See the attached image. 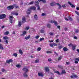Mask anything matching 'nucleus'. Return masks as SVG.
Masks as SVG:
<instances>
[{"instance_id":"f257e3e1","label":"nucleus","mask_w":79,"mask_h":79,"mask_svg":"<svg viewBox=\"0 0 79 79\" xmlns=\"http://www.w3.org/2000/svg\"><path fill=\"white\" fill-rule=\"evenodd\" d=\"M36 9V7L34 6H31L30 8V9H28L27 11V13L28 14H30L31 11V10H34Z\"/></svg>"},{"instance_id":"f03ea898","label":"nucleus","mask_w":79,"mask_h":79,"mask_svg":"<svg viewBox=\"0 0 79 79\" xmlns=\"http://www.w3.org/2000/svg\"><path fill=\"white\" fill-rule=\"evenodd\" d=\"M6 17V15L4 14H3L2 15H0V19H3Z\"/></svg>"},{"instance_id":"7ed1b4c3","label":"nucleus","mask_w":79,"mask_h":79,"mask_svg":"<svg viewBox=\"0 0 79 79\" xmlns=\"http://www.w3.org/2000/svg\"><path fill=\"white\" fill-rule=\"evenodd\" d=\"M50 23H54L56 26L58 24V23H57V22H56L55 21L51 20L50 22Z\"/></svg>"},{"instance_id":"20e7f679","label":"nucleus","mask_w":79,"mask_h":79,"mask_svg":"<svg viewBox=\"0 0 79 79\" xmlns=\"http://www.w3.org/2000/svg\"><path fill=\"white\" fill-rule=\"evenodd\" d=\"M14 8V6H9L7 7V9L8 10H11L12 9H13V8Z\"/></svg>"},{"instance_id":"39448f33","label":"nucleus","mask_w":79,"mask_h":79,"mask_svg":"<svg viewBox=\"0 0 79 79\" xmlns=\"http://www.w3.org/2000/svg\"><path fill=\"white\" fill-rule=\"evenodd\" d=\"M13 17L12 16H10V21L11 23H12V21H13Z\"/></svg>"},{"instance_id":"423d86ee","label":"nucleus","mask_w":79,"mask_h":79,"mask_svg":"<svg viewBox=\"0 0 79 79\" xmlns=\"http://www.w3.org/2000/svg\"><path fill=\"white\" fill-rule=\"evenodd\" d=\"M38 76H41V77H42L44 76V75L43 74V73L42 72H39L38 73Z\"/></svg>"},{"instance_id":"0eeeda50","label":"nucleus","mask_w":79,"mask_h":79,"mask_svg":"<svg viewBox=\"0 0 79 79\" xmlns=\"http://www.w3.org/2000/svg\"><path fill=\"white\" fill-rule=\"evenodd\" d=\"M13 60L12 59H10L6 61V63H10V62H13Z\"/></svg>"},{"instance_id":"6e6552de","label":"nucleus","mask_w":79,"mask_h":79,"mask_svg":"<svg viewBox=\"0 0 79 79\" xmlns=\"http://www.w3.org/2000/svg\"><path fill=\"white\" fill-rule=\"evenodd\" d=\"M23 71H26V73H27V72H28V71H29V70H28L27 68H24L23 69Z\"/></svg>"},{"instance_id":"1a4fd4ad","label":"nucleus","mask_w":79,"mask_h":79,"mask_svg":"<svg viewBox=\"0 0 79 79\" xmlns=\"http://www.w3.org/2000/svg\"><path fill=\"white\" fill-rule=\"evenodd\" d=\"M72 49L73 50H75L76 49V45H73L72 46Z\"/></svg>"},{"instance_id":"9d476101","label":"nucleus","mask_w":79,"mask_h":79,"mask_svg":"<svg viewBox=\"0 0 79 79\" xmlns=\"http://www.w3.org/2000/svg\"><path fill=\"white\" fill-rule=\"evenodd\" d=\"M44 69L46 72H48V71H49V69H48V67H45Z\"/></svg>"},{"instance_id":"9b49d317","label":"nucleus","mask_w":79,"mask_h":79,"mask_svg":"<svg viewBox=\"0 0 79 79\" xmlns=\"http://www.w3.org/2000/svg\"><path fill=\"white\" fill-rule=\"evenodd\" d=\"M69 4H70V5H71V6L72 7V8H74V7H75V6L74 5H73L71 4V3L70 2H68Z\"/></svg>"},{"instance_id":"f8f14e48","label":"nucleus","mask_w":79,"mask_h":79,"mask_svg":"<svg viewBox=\"0 0 79 79\" xmlns=\"http://www.w3.org/2000/svg\"><path fill=\"white\" fill-rule=\"evenodd\" d=\"M0 49L1 50H4V48H3V45L1 44H0Z\"/></svg>"},{"instance_id":"ddd939ff","label":"nucleus","mask_w":79,"mask_h":79,"mask_svg":"<svg viewBox=\"0 0 79 79\" xmlns=\"http://www.w3.org/2000/svg\"><path fill=\"white\" fill-rule=\"evenodd\" d=\"M27 32L26 31H23V34L21 35L22 36H24L25 35H26V34Z\"/></svg>"},{"instance_id":"4468645a","label":"nucleus","mask_w":79,"mask_h":79,"mask_svg":"<svg viewBox=\"0 0 79 79\" xmlns=\"http://www.w3.org/2000/svg\"><path fill=\"white\" fill-rule=\"evenodd\" d=\"M71 78H75L76 77H77V76L73 75V76H71Z\"/></svg>"},{"instance_id":"2eb2a0df","label":"nucleus","mask_w":79,"mask_h":79,"mask_svg":"<svg viewBox=\"0 0 79 79\" xmlns=\"http://www.w3.org/2000/svg\"><path fill=\"white\" fill-rule=\"evenodd\" d=\"M22 22L23 23H25L26 22V19L25 18V17H23L22 19Z\"/></svg>"},{"instance_id":"dca6fc26","label":"nucleus","mask_w":79,"mask_h":79,"mask_svg":"<svg viewBox=\"0 0 79 79\" xmlns=\"http://www.w3.org/2000/svg\"><path fill=\"white\" fill-rule=\"evenodd\" d=\"M30 37H31V36H30L25 37V39L26 40H28V39H30Z\"/></svg>"},{"instance_id":"f3484780","label":"nucleus","mask_w":79,"mask_h":79,"mask_svg":"<svg viewBox=\"0 0 79 79\" xmlns=\"http://www.w3.org/2000/svg\"><path fill=\"white\" fill-rule=\"evenodd\" d=\"M34 19H35V20H37L38 19V17H37V15H35L34 16Z\"/></svg>"},{"instance_id":"a211bd4d","label":"nucleus","mask_w":79,"mask_h":79,"mask_svg":"<svg viewBox=\"0 0 79 79\" xmlns=\"http://www.w3.org/2000/svg\"><path fill=\"white\" fill-rule=\"evenodd\" d=\"M38 2H42L43 3H45L46 2V0H38Z\"/></svg>"},{"instance_id":"6ab92c4d","label":"nucleus","mask_w":79,"mask_h":79,"mask_svg":"<svg viewBox=\"0 0 79 79\" xmlns=\"http://www.w3.org/2000/svg\"><path fill=\"white\" fill-rule=\"evenodd\" d=\"M18 26L19 27H21V21L19 22Z\"/></svg>"},{"instance_id":"aec40b11","label":"nucleus","mask_w":79,"mask_h":79,"mask_svg":"<svg viewBox=\"0 0 79 79\" xmlns=\"http://www.w3.org/2000/svg\"><path fill=\"white\" fill-rule=\"evenodd\" d=\"M63 50L64 51V52H66L68 50V49L64 47L63 48Z\"/></svg>"},{"instance_id":"412c9836","label":"nucleus","mask_w":79,"mask_h":79,"mask_svg":"<svg viewBox=\"0 0 79 79\" xmlns=\"http://www.w3.org/2000/svg\"><path fill=\"white\" fill-rule=\"evenodd\" d=\"M55 5V2H52L51 3H50V5L51 6H54Z\"/></svg>"},{"instance_id":"4be33fe9","label":"nucleus","mask_w":79,"mask_h":79,"mask_svg":"<svg viewBox=\"0 0 79 79\" xmlns=\"http://www.w3.org/2000/svg\"><path fill=\"white\" fill-rule=\"evenodd\" d=\"M23 76L25 77H27V75L26 73H24L23 74Z\"/></svg>"},{"instance_id":"5701e85b","label":"nucleus","mask_w":79,"mask_h":79,"mask_svg":"<svg viewBox=\"0 0 79 79\" xmlns=\"http://www.w3.org/2000/svg\"><path fill=\"white\" fill-rule=\"evenodd\" d=\"M3 39H4L5 40H7V39H8V37L7 36H5L3 37Z\"/></svg>"},{"instance_id":"b1692460","label":"nucleus","mask_w":79,"mask_h":79,"mask_svg":"<svg viewBox=\"0 0 79 79\" xmlns=\"http://www.w3.org/2000/svg\"><path fill=\"white\" fill-rule=\"evenodd\" d=\"M9 34V31H6L4 33V35H8Z\"/></svg>"},{"instance_id":"393cba45","label":"nucleus","mask_w":79,"mask_h":79,"mask_svg":"<svg viewBox=\"0 0 79 79\" xmlns=\"http://www.w3.org/2000/svg\"><path fill=\"white\" fill-rule=\"evenodd\" d=\"M19 53L21 55H23V51L21 49L19 50Z\"/></svg>"},{"instance_id":"a878e982","label":"nucleus","mask_w":79,"mask_h":79,"mask_svg":"<svg viewBox=\"0 0 79 79\" xmlns=\"http://www.w3.org/2000/svg\"><path fill=\"white\" fill-rule=\"evenodd\" d=\"M39 62V60L38 59H37L36 60L35 63H38Z\"/></svg>"},{"instance_id":"bb28decb","label":"nucleus","mask_w":79,"mask_h":79,"mask_svg":"<svg viewBox=\"0 0 79 79\" xmlns=\"http://www.w3.org/2000/svg\"><path fill=\"white\" fill-rule=\"evenodd\" d=\"M49 35H51V36H53V35L54 34L52 32H50L49 33Z\"/></svg>"},{"instance_id":"cd10ccee","label":"nucleus","mask_w":79,"mask_h":79,"mask_svg":"<svg viewBox=\"0 0 79 79\" xmlns=\"http://www.w3.org/2000/svg\"><path fill=\"white\" fill-rule=\"evenodd\" d=\"M16 66L17 68H21V65L19 64H17L16 65Z\"/></svg>"},{"instance_id":"c85d7f7f","label":"nucleus","mask_w":79,"mask_h":79,"mask_svg":"<svg viewBox=\"0 0 79 79\" xmlns=\"http://www.w3.org/2000/svg\"><path fill=\"white\" fill-rule=\"evenodd\" d=\"M30 27H29V26H27V27L25 28V30H26L27 31L29 30V29H30Z\"/></svg>"},{"instance_id":"c756f323","label":"nucleus","mask_w":79,"mask_h":79,"mask_svg":"<svg viewBox=\"0 0 79 79\" xmlns=\"http://www.w3.org/2000/svg\"><path fill=\"white\" fill-rule=\"evenodd\" d=\"M2 72H5V73H6V71L4 69H2Z\"/></svg>"},{"instance_id":"7c9ffc66","label":"nucleus","mask_w":79,"mask_h":79,"mask_svg":"<svg viewBox=\"0 0 79 79\" xmlns=\"http://www.w3.org/2000/svg\"><path fill=\"white\" fill-rule=\"evenodd\" d=\"M37 6L38 7L37 9L39 10H40V7H39V6L38 5H37Z\"/></svg>"},{"instance_id":"2f4dec72","label":"nucleus","mask_w":79,"mask_h":79,"mask_svg":"<svg viewBox=\"0 0 79 79\" xmlns=\"http://www.w3.org/2000/svg\"><path fill=\"white\" fill-rule=\"evenodd\" d=\"M55 73H57V74H58L59 75H60V73L58 71H56L55 72Z\"/></svg>"},{"instance_id":"473e14b6","label":"nucleus","mask_w":79,"mask_h":79,"mask_svg":"<svg viewBox=\"0 0 79 79\" xmlns=\"http://www.w3.org/2000/svg\"><path fill=\"white\" fill-rule=\"evenodd\" d=\"M65 73H66V71L64 70H62V73L64 74Z\"/></svg>"},{"instance_id":"72a5a7b5","label":"nucleus","mask_w":79,"mask_h":79,"mask_svg":"<svg viewBox=\"0 0 79 79\" xmlns=\"http://www.w3.org/2000/svg\"><path fill=\"white\" fill-rule=\"evenodd\" d=\"M58 48H59V49H61L63 48V46H62V45L60 46H58Z\"/></svg>"},{"instance_id":"f704fd0d","label":"nucleus","mask_w":79,"mask_h":79,"mask_svg":"<svg viewBox=\"0 0 79 79\" xmlns=\"http://www.w3.org/2000/svg\"><path fill=\"white\" fill-rule=\"evenodd\" d=\"M13 55V56H15V57H16V56H18V54L17 53H14Z\"/></svg>"},{"instance_id":"c9c22d12","label":"nucleus","mask_w":79,"mask_h":79,"mask_svg":"<svg viewBox=\"0 0 79 79\" xmlns=\"http://www.w3.org/2000/svg\"><path fill=\"white\" fill-rule=\"evenodd\" d=\"M33 4H34V1H31L29 3V5H32Z\"/></svg>"},{"instance_id":"e433bc0d","label":"nucleus","mask_w":79,"mask_h":79,"mask_svg":"<svg viewBox=\"0 0 79 79\" xmlns=\"http://www.w3.org/2000/svg\"><path fill=\"white\" fill-rule=\"evenodd\" d=\"M12 14H13V15H16V16H18V14L17 13H14Z\"/></svg>"},{"instance_id":"4c0bfd02","label":"nucleus","mask_w":79,"mask_h":79,"mask_svg":"<svg viewBox=\"0 0 79 79\" xmlns=\"http://www.w3.org/2000/svg\"><path fill=\"white\" fill-rule=\"evenodd\" d=\"M47 53H52V52L51 51H48L46 52Z\"/></svg>"},{"instance_id":"58836bf2","label":"nucleus","mask_w":79,"mask_h":79,"mask_svg":"<svg viewBox=\"0 0 79 79\" xmlns=\"http://www.w3.org/2000/svg\"><path fill=\"white\" fill-rule=\"evenodd\" d=\"M44 40V38H41L40 40V41H42V40Z\"/></svg>"},{"instance_id":"ea45409f","label":"nucleus","mask_w":79,"mask_h":79,"mask_svg":"<svg viewBox=\"0 0 79 79\" xmlns=\"http://www.w3.org/2000/svg\"><path fill=\"white\" fill-rule=\"evenodd\" d=\"M62 57H61V56H60V57H59L58 58V60L59 61L62 58Z\"/></svg>"},{"instance_id":"a19ab883","label":"nucleus","mask_w":79,"mask_h":79,"mask_svg":"<svg viewBox=\"0 0 79 79\" xmlns=\"http://www.w3.org/2000/svg\"><path fill=\"white\" fill-rule=\"evenodd\" d=\"M74 45L72 44L71 43L70 44H69V47H72Z\"/></svg>"},{"instance_id":"79ce46f5","label":"nucleus","mask_w":79,"mask_h":79,"mask_svg":"<svg viewBox=\"0 0 79 79\" xmlns=\"http://www.w3.org/2000/svg\"><path fill=\"white\" fill-rule=\"evenodd\" d=\"M60 42V40L58 39H57L56 40V43H58Z\"/></svg>"},{"instance_id":"37998d69","label":"nucleus","mask_w":79,"mask_h":79,"mask_svg":"<svg viewBox=\"0 0 79 79\" xmlns=\"http://www.w3.org/2000/svg\"><path fill=\"white\" fill-rule=\"evenodd\" d=\"M40 36H39V35H37L35 37V39H39V37Z\"/></svg>"},{"instance_id":"c03bdc74","label":"nucleus","mask_w":79,"mask_h":79,"mask_svg":"<svg viewBox=\"0 0 79 79\" xmlns=\"http://www.w3.org/2000/svg\"><path fill=\"white\" fill-rule=\"evenodd\" d=\"M31 58H34L35 57V55L31 56Z\"/></svg>"},{"instance_id":"a18cd8bd","label":"nucleus","mask_w":79,"mask_h":79,"mask_svg":"<svg viewBox=\"0 0 79 79\" xmlns=\"http://www.w3.org/2000/svg\"><path fill=\"white\" fill-rule=\"evenodd\" d=\"M41 50V48H38L37 49V51H40Z\"/></svg>"},{"instance_id":"49530a36","label":"nucleus","mask_w":79,"mask_h":79,"mask_svg":"<svg viewBox=\"0 0 79 79\" xmlns=\"http://www.w3.org/2000/svg\"><path fill=\"white\" fill-rule=\"evenodd\" d=\"M49 45H50V47H53V44H49Z\"/></svg>"},{"instance_id":"de8ad7c7","label":"nucleus","mask_w":79,"mask_h":79,"mask_svg":"<svg viewBox=\"0 0 79 79\" xmlns=\"http://www.w3.org/2000/svg\"><path fill=\"white\" fill-rule=\"evenodd\" d=\"M40 32H41V33H44V30H41L40 31Z\"/></svg>"},{"instance_id":"09e8293b","label":"nucleus","mask_w":79,"mask_h":79,"mask_svg":"<svg viewBox=\"0 0 79 79\" xmlns=\"http://www.w3.org/2000/svg\"><path fill=\"white\" fill-rule=\"evenodd\" d=\"M69 20H70V21H72L73 20V19L70 17H69Z\"/></svg>"},{"instance_id":"8fccbe9b","label":"nucleus","mask_w":79,"mask_h":79,"mask_svg":"<svg viewBox=\"0 0 79 79\" xmlns=\"http://www.w3.org/2000/svg\"><path fill=\"white\" fill-rule=\"evenodd\" d=\"M56 4H57V5H59V8H61V5H59V3H57Z\"/></svg>"},{"instance_id":"3c124183","label":"nucleus","mask_w":79,"mask_h":79,"mask_svg":"<svg viewBox=\"0 0 79 79\" xmlns=\"http://www.w3.org/2000/svg\"><path fill=\"white\" fill-rule=\"evenodd\" d=\"M53 45H54V46H57V44L56 43H53Z\"/></svg>"},{"instance_id":"603ef678","label":"nucleus","mask_w":79,"mask_h":79,"mask_svg":"<svg viewBox=\"0 0 79 79\" xmlns=\"http://www.w3.org/2000/svg\"><path fill=\"white\" fill-rule=\"evenodd\" d=\"M48 61H52V59H48Z\"/></svg>"},{"instance_id":"864d4df0","label":"nucleus","mask_w":79,"mask_h":79,"mask_svg":"<svg viewBox=\"0 0 79 79\" xmlns=\"http://www.w3.org/2000/svg\"><path fill=\"white\" fill-rule=\"evenodd\" d=\"M50 26H51L50 24H48L47 27H50Z\"/></svg>"},{"instance_id":"5fc2aeb1","label":"nucleus","mask_w":79,"mask_h":79,"mask_svg":"<svg viewBox=\"0 0 79 79\" xmlns=\"http://www.w3.org/2000/svg\"><path fill=\"white\" fill-rule=\"evenodd\" d=\"M49 42H50V43L52 42H53V40H48Z\"/></svg>"},{"instance_id":"6e6d98bb","label":"nucleus","mask_w":79,"mask_h":79,"mask_svg":"<svg viewBox=\"0 0 79 79\" xmlns=\"http://www.w3.org/2000/svg\"><path fill=\"white\" fill-rule=\"evenodd\" d=\"M75 60H77V61H79V58H76L75 59Z\"/></svg>"},{"instance_id":"4d7b16f0","label":"nucleus","mask_w":79,"mask_h":79,"mask_svg":"<svg viewBox=\"0 0 79 79\" xmlns=\"http://www.w3.org/2000/svg\"><path fill=\"white\" fill-rule=\"evenodd\" d=\"M57 28L59 29V30H60V26H57Z\"/></svg>"},{"instance_id":"13d9d810","label":"nucleus","mask_w":79,"mask_h":79,"mask_svg":"<svg viewBox=\"0 0 79 79\" xmlns=\"http://www.w3.org/2000/svg\"><path fill=\"white\" fill-rule=\"evenodd\" d=\"M54 53H55V54L57 55V56H58V53H57L56 52H54Z\"/></svg>"},{"instance_id":"bf43d9fd","label":"nucleus","mask_w":79,"mask_h":79,"mask_svg":"<svg viewBox=\"0 0 79 79\" xmlns=\"http://www.w3.org/2000/svg\"><path fill=\"white\" fill-rule=\"evenodd\" d=\"M5 42H6V44H8V41L7 40H6Z\"/></svg>"},{"instance_id":"052dcab7","label":"nucleus","mask_w":79,"mask_h":79,"mask_svg":"<svg viewBox=\"0 0 79 79\" xmlns=\"http://www.w3.org/2000/svg\"><path fill=\"white\" fill-rule=\"evenodd\" d=\"M35 3H36L37 4H39V2H38V1H35Z\"/></svg>"},{"instance_id":"680f3d73","label":"nucleus","mask_w":79,"mask_h":79,"mask_svg":"<svg viewBox=\"0 0 79 79\" xmlns=\"http://www.w3.org/2000/svg\"><path fill=\"white\" fill-rule=\"evenodd\" d=\"M45 13H43L42 14V16H45Z\"/></svg>"},{"instance_id":"e2e57ef3","label":"nucleus","mask_w":79,"mask_h":79,"mask_svg":"<svg viewBox=\"0 0 79 79\" xmlns=\"http://www.w3.org/2000/svg\"><path fill=\"white\" fill-rule=\"evenodd\" d=\"M75 32H76V33H77V32H78V30H76L75 31Z\"/></svg>"},{"instance_id":"0e129e2a","label":"nucleus","mask_w":79,"mask_h":79,"mask_svg":"<svg viewBox=\"0 0 79 79\" xmlns=\"http://www.w3.org/2000/svg\"><path fill=\"white\" fill-rule=\"evenodd\" d=\"M62 6L64 8H65V7H66V6H65V5H62Z\"/></svg>"},{"instance_id":"69168bd1","label":"nucleus","mask_w":79,"mask_h":79,"mask_svg":"<svg viewBox=\"0 0 79 79\" xmlns=\"http://www.w3.org/2000/svg\"><path fill=\"white\" fill-rule=\"evenodd\" d=\"M66 64L67 65L69 64V63L68 62H66Z\"/></svg>"},{"instance_id":"338daca9","label":"nucleus","mask_w":79,"mask_h":79,"mask_svg":"<svg viewBox=\"0 0 79 79\" xmlns=\"http://www.w3.org/2000/svg\"><path fill=\"white\" fill-rule=\"evenodd\" d=\"M15 7L16 8H18L19 7L18 6H15Z\"/></svg>"},{"instance_id":"774afa93","label":"nucleus","mask_w":79,"mask_h":79,"mask_svg":"<svg viewBox=\"0 0 79 79\" xmlns=\"http://www.w3.org/2000/svg\"><path fill=\"white\" fill-rule=\"evenodd\" d=\"M74 39H77V37H76V36H74Z\"/></svg>"}]
</instances>
